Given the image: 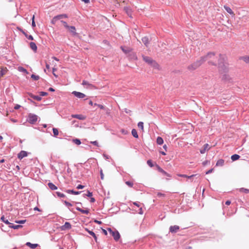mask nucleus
Masks as SVG:
<instances>
[{
  "instance_id": "nucleus-1",
  "label": "nucleus",
  "mask_w": 249,
  "mask_h": 249,
  "mask_svg": "<svg viewBox=\"0 0 249 249\" xmlns=\"http://www.w3.org/2000/svg\"><path fill=\"white\" fill-rule=\"evenodd\" d=\"M215 56V53L213 52H210L204 56L201 57L199 60H197L194 63L188 66V69L189 70H195L199 67L202 64H203L205 61H208L209 64H211L213 65H215V62H213L212 58H214Z\"/></svg>"
},
{
  "instance_id": "nucleus-2",
  "label": "nucleus",
  "mask_w": 249,
  "mask_h": 249,
  "mask_svg": "<svg viewBox=\"0 0 249 249\" xmlns=\"http://www.w3.org/2000/svg\"><path fill=\"white\" fill-rule=\"evenodd\" d=\"M218 65L220 72L223 73L226 72L227 67L225 64V56L221 54H219Z\"/></svg>"
},
{
  "instance_id": "nucleus-3",
  "label": "nucleus",
  "mask_w": 249,
  "mask_h": 249,
  "mask_svg": "<svg viewBox=\"0 0 249 249\" xmlns=\"http://www.w3.org/2000/svg\"><path fill=\"white\" fill-rule=\"evenodd\" d=\"M142 58L143 61H144L148 64L151 65L152 67L155 69H159V65L153 59L149 56H142Z\"/></svg>"
},
{
  "instance_id": "nucleus-4",
  "label": "nucleus",
  "mask_w": 249,
  "mask_h": 249,
  "mask_svg": "<svg viewBox=\"0 0 249 249\" xmlns=\"http://www.w3.org/2000/svg\"><path fill=\"white\" fill-rule=\"evenodd\" d=\"M107 230L110 234L113 236L114 240L116 241L119 240V239L120 238V234L117 230H115L114 231H113L111 229V228H108Z\"/></svg>"
},
{
  "instance_id": "nucleus-5",
  "label": "nucleus",
  "mask_w": 249,
  "mask_h": 249,
  "mask_svg": "<svg viewBox=\"0 0 249 249\" xmlns=\"http://www.w3.org/2000/svg\"><path fill=\"white\" fill-rule=\"evenodd\" d=\"M37 115L30 113L28 115L27 121L31 124H34L37 121Z\"/></svg>"
},
{
  "instance_id": "nucleus-6",
  "label": "nucleus",
  "mask_w": 249,
  "mask_h": 249,
  "mask_svg": "<svg viewBox=\"0 0 249 249\" xmlns=\"http://www.w3.org/2000/svg\"><path fill=\"white\" fill-rule=\"evenodd\" d=\"M82 85L85 88L89 89H92L95 88L94 86L92 84L89 83L88 81L83 80Z\"/></svg>"
},
{
  "instance_id": "nucleus-7",
  "label": "nucleus",
  "mask_w": 249,
  "mask_h": 249,
  "mask_svg": "<svg viewBox=\"0 0 249 249\" xmlns=\"http://www.w3.org/2000/svg\"><path fill=\"white\" fill-rule=\"evenodd\" d=\"M179 228V226L178 225L171 226L169 228V232L172 233H176L178 231Z\"/></svg>"
},
{
  "instance_id": "nucleus-8",
  "label": "nucleus",
  "mask_w": 249,
  "mask_h": 249,
  "mask_svg": "<svg viewBox=\"0 0 249 249\" xmlns=\"http://www.w3.org/2000/svg\"><path fill=\"white\" fill-rule=\"evenodd\" d=\"M156 168L159 172H160L163 175L166 176L168 178L171 177V175L165 172L164 170H163L159 165L158 164L156 165Z\"/></svg>"
},
{
  "instance_id": "nucleus-9",
  "label": "nucleus",
  "mask_w": 249,
  "mask_h": 249,
  "mask_svg": "<svg viewBox=\"0 0 249 249\" xmlns=\"http://www.w3.org/2000/svg\"><path fill=\"white\" fill-rule=\"evenodd\" d=\"M72 94L79 99L84 98L86 96V95L85 94L76 91H73L72 92Z\"/></svg>"
},
{
  "instance_id": "nucleus-10",
  "label": "nucleus",
  "mask_w": 249,
  "mask_h": 249,
  "mask_svg": "<svg viewBox=\"0 0 249 249\" xmlns=\"http://www.w3.org/2000/svg\"><path fill=\"white\" fill-rule=\"evenodd\" d=\"M71 225L70 223L66 222L64 225L62 226L60 228L62 231H65L71 229Z\"/></svg>"
},
{
  "instance_id": "nucleus-11",
  "label": "nucleus",
  "mask_w": 249,
  "mask_h": 249,
  "mask_svg": "<svg viewBox=\"0 0 249 249\" xmlns=\"http://www.w3.org/2000/svg\"><path fill=\"white\" fill-rule=\"evenodd\" d=\"M67 29L73 36H75L77 35V33L76 32V28L74 26H70Z\"/></svg>"
},
{
  "instance_id": "nucleus-12",
  "label": "nucleus",
  "mask_w": 249,
  "mask_h": 249,
  "mask_svg": "<svg viewBox=\"0 0 249 249\" xmlns=\"http://www.w3.org/2000/svg\"><path fill=\"white\" fill-rule=\"evenodd\" d=\"M28 153L25 151H21L18 155V157L19 159L21 160L23 158L27 157Z\"/></svg>"
},
{
  "instance_id": "nucleus-13",
  "label": "nucleus",
  "mask_w": 249,
  "mask_h": 249,
  "mask_svg": "<svg viewBox=\"0 0 249 249\" xmlns=\"http://www.w3.org/2000/svg\"><path fill=\"white\" fill-rule=\"evenodd\" d=\"M71 117L73 118H76L80 120H84L86 118L85 116L82 114H72Z\"/></svg>"
},
{
  "instance_id": "nucleus-14",
  "label": "nucleus",
  "mask_w": 249,
  "mask_h": 249,
  "mask_svg": "<svg viewBox=\"0 0 249 249\" xmlns=\"http://www.w3.org/2000/svg\"><path fill=\"white\" fill-rule=\"evenodd\" d=\"M124 10L125 11V13L127 14V15L131 18H132V9L129 7H124Z\"/></svg>"
},
{
  "instance_id": "nucleus-15",
  "label": "nucleus",
  "mask_w": 249,
  "mask_h": 249,
  "mask_svg": "<svg viewBox=\"0 0 249 249\" xmlns=\"http://www.w3.org/2000/svg\"><path fill=\"white\" fill-rule=\"evenodd\" d=\"M68 18V16L66 14L59 15L56 16H55L53 18V20H57L63 18Z\"/></svg>"
},
{
  "instance_id": "nucleus-16",
  "label": "nucleus",
  "mask_w": 249,
  "mask_h": 249,
  "mask_svg": "<svg viewBox=\"0 0 249 249\" xmlns=\"http://www.w3.org/2000/svg\"><path fill=\"white\" fill-rule=\"evenodd\" d=\"M29 95L31 98H32L36 101H40L42 99V98L40 96L35 95L33 94L32 93H30Z\"/></svg>"
},
{
  "instance_id": "nucleus-17",
  "label": "nucleus",
  "mask_w": 249,
  "mask_h": 249,
  "mask_svg": "<svg viewBox=\"0 0 249 249\" xmlns=\"http://www.w3.org/2000/svg\"><path fill=\"white\" fill-rule=\"evenodd\" d=\"M26 245L32 249H34L38 246L37 244H32L30 242H27Z\"/></svg>"
},
{
  "instance_id": "nucleus-18",
  "label": "nucleus",
  "mask_w": 249,
  "mask_h": 249,
  "mask_svg": "<svg viewBox=\"0 0 249 249\" xmlns=\"http://www.w3.org/2000/svg\"><path fill=\"white\" fill-rule=\"evenodd\" d=\"M76 209L78 211L82 213L88 214L89 213V211L88 209H86L85 210H83L78 207L76 208Z\"/></svg>"
},
{
  "instance_id": "nucleus-19",
  "label": "nucleus",
  "mask_w": 249,
  "mask_h": 249,
  "mask_svg": "<svg viewBox=\"0 0 249 249\" xmlns=\"http://www.w3.org/2000/svg\"><path fill=\"white\" fill-rule=\"evenodd\" d=\"M209 144L208 143L205 144L203 146V148L200 149V152L201 154H204L206 150L209 149Z\"/></svg>"
},
{
  "instance_id": "nucleus-20",
  "label": "nucleus",
  "mask_w": 249,
  "mask_h": 249,
  "mask_svg": "<svg viewBox=\"0 0 249 249\" xmlns=\"http://www.w3.org/2000/svg\"><path fill=\"white\" fill-rule=\"evenodd\" d=\"M65 192L68 194H71L75 195L80 194L81 192L80 191H74L73 190H66Z\"/></svg>"
},
{
  "instance_id": "nucleus-21",
  "label": "nucleus",
  "mask_w": 249,
  "mask_h": 249,
  "mask_svg": "<svg viewBox=\"0 0 249 249\" xmlns=\"http://www.w3.org/2000/svg\"><path fill=\"white\" fill-rule=\"evenodd\" d=\"M240 59L245 62L246 64H249V55L242 56Z\"/></svg>"
},
{
  "instance_id": "nucleus-22",
  "label": "nucleus",
  "mask_w": 249,
  "mask_h": 249,
  "mask_svg": "<svg viewBox=\"0 0 249 249\" xmlns=\"http://www.w3.org/2000/svg\"><path fill=\"white\" fill-rule=\"evenodd\" d=\"M142 40L143 44L147 47L148 44H149V38L147 36H144L142 38Z\"/></svg>"
},
{
  "instance_id": "nucleus-23",
  "label": "nucleus",
  "mask_w": 249,
  "mask_h": 249,
  "mask_svg": "<svg viewBox=\"0 0 249 249\" xmlns=\"http://www.w3.org/2000/svg\"><path fill=\"white\" fill-rule=\"evenodd\" d=\"M224 8L225 10L230 15H234V13L233 11H232L231 9L229 7V6H227L226 5L224 6Z\"/></svg>"
},
{
  "instance_id": "nucleus-24",
  "label": "nucleus",
  "mask_w": 249,
  "mask_h": 249,
  "mask_svg": "<svg viewBox=\"0 0 249 249\" xmlns=\"http://www.w3.org/2000/svg\"><path fill=\"white\" fill-rule=\"evenodd\" d=\"M9 227L10 228H12L13 229L16 230L18 229L21 227H22V226L20 225H13L12 223H11V224L9 225Z\"/></svg>"
},
{
  "instance_id": "nucleus-25",
  "label": "nucleus",
  "mask_w": 249,
  "mask_h": 249,
  "mask_svg": "<svg viewBox=\"0 0 249 249\" xmlns=\"http://www.w3.org/2000/svg\"><path fill=\"white\" fill-rule=\"evenodd\" d=\"M30 48L34 51L36 52L37 50V46L35 42H31L30 43Z\"/></svg>"
},
{
  "instance_id": "nucleus-26",
  "label": "nucleus",
  "mask_w": 249,
  "mask_h": 249,
  "mask_svg": "<svg viewBox=\"0 0 249 249\" xmlns=\"http://www.w3.org/2000/svg\"><path fill=\"white\" fill-rule=\"evenodd\" d=\"M48 186L52 190H55L57 189V187L52 182L48 183Z\"/></svg>"
},
{
  "instance_id": "nucleus-27",
  "label": "nucleus",
  "mask_w": 249,
  "mask_h": 249,
  "mask_svg": "<svg viewBox=\"0 0 249 249\" xmlns=\"http://www.w3.org/2000/svg\"><path fill=\"white\" fill-rule=\"evenodd\" d=\"M224 164V160L223 159L218 160L216 163L217 166H222Z\"/></svg>"
},
{
  "instance_id": "nucleus-28",
  "label": "nucleus",
  "mask_w": 249,
  "mask_h": 249,
  "mask_svg": "<svg viewBox=\"0 0 249 249\" xmlns=\"http://www.w3.org/2000/svg\"><path fill=\"white\" fill-rule=\"evenodd\" d=\"M196 175H191V176H187L186 175H185V174H179L178 175V176L180 177H183V178H186L188 179H191L192 178L196 176Z\"/></svg>"
},
{
  "instance_id": "nucleus-29",
  "label": "nucleus",
  "mask_w": 249,
  "mask_h": 249,
  "mask_svg": "<svg viewBox=\"0 0 249 249\" xmlns=\"http://www.w3.org/2000/svg\"><path fill=\"white\" fill-rule=\"evenodd\" d=\"M156 142L158 144L161 145L163 143V140L161 137H158Z\"/></svg>"
},
{
  "instance_id": "nucleus-30",
  "label": "nucleus",
  "mask_w": 249,
  "mask_h": 249,
  "mask_svg": "<svg viewBox=\"0 0 249 249\" xmlns=\"http://www.w3.org/2000/svg\"><path fill=\"white\" fill-rule=\"evenodd\" d=\"M89 233L93 237L95 241H96V242H97V236L96 235V234H95V233L94 232H93L92 231H89V230H87Z\"/></svg>"
},
{
  "instance_id": "nucleus-31",
  "label": "nucleus",
  "mask_w": 249,
  "mask_h": 249,
  "mask_svg": "<svg viewBox=\"0 0 249 249\" xmlns=\"http://www.w3.org/2000/svg\"><path fill=\"white\" fill-rule=\"evenodd\" d=\"M0 220L3 222L4 223H5L6 224L8 225L9 226L10 224H11V223L9 222V221L7 220V219H6L4 216V215H2L1 218H0Z\"/></svg>"
},
{
  "instance_id": "nucleus-32",
  "label": "nucleus",
  "mask_w": 249,
  "mask_h": 249,
  "mask_svg": "<svg viewBox=\"0 0 249 249\" xmlns=\"http://www.w3.org/2000/svg\"><path fill=\"white\" fill-rule=\"evenodd\" d=\"M22 33L25 35L27 38L29 40H33L34 39L33 36L32 35H27L24 31L21 30Z\"/></svg>"
},
{
  "instance_id": "nucleus-33",
  "label": "nucleus",
  "mask_w": 249,
  "mask_h": 249,
  "mask_svg": "<svg viewBox=\"0 0 249 249\" xmlns=\"http://www.w3.org/2000/svg\"><path fill=\"white\" fill-rule=\"evenodd\" d=\"M240 158V156L237 154H234L231 156V159L232 161H235Z\"/></svg>"
},
{
  "instance_id": "nucleus-34",
  "label": "nucleus",
  "mask_w": 249,
  "mask_h": 249,
  "mask_svg": "<svg viewBox=\"0 0 249 249\" xmlns=\"http://www.w3.org/2000/svg\"><path fill=\"white\" fill-rule=\"evenodd\" d=\"M131 133L132 136L135 138H138V135L137 134V130L135 129H133L131 131Z\"/></svg>"
},
{
  "instance_id": "nucleus-35",
  "label": "nucleus",
  "mask_w": 249,
  "mask_h": 249,
  "mask_svg": "<svg viewBox=\"0 0 249 249\" xmlns=\"http://www.w3.org/2000/svg\"><path fill=\"white\" fill-rule=\"evenodd\" d=\"M239 191L240 192H244L246 194L249 193V189H246L244 188H241L239 189Z\"/></svg>"
},
{
  "instance_id": "nucleus-36",
  "label": "nucleus",
  "mask_w": 249,
  "mask_h": 249,
  "mask_svg": "<svg viewBox=\"0 0 249 249\" xmlns=\"http://www.w3.org/2000/svg\"><path fill=\"white\" fill-rule=\"evenodd\" d=\"M53 136L56 137L58 135V130L56 128H53Z\"/></svg>"
},
{
  "instance_id": "nucleus-37",
  "label": "nucleus",
  "mask_w": 249,
  "mask_h": 249,
  "mask_svg": "<svg viewBox=\"0 0 249 249\" xmlns=\"http://www.w3.org/2000/svg\"><path fill=\"white\" fill-rule=\"evenodd\" d=\"M55 194L58 197H62V198L66 197V196L64 194H63L60 192H56L55 193Z\"/></svg>"
},
{
  "instance_id": "nucleus-38",
  "label": "nucleus",
  "mask_w": 249,
  "mask_h": 249,
  "mask_svg": "<svg viewBox=\"0 0 249 249\" xmlns=\"http://www.w3.org/2000/svg\"><path fill=\"white\" fill-rule=\"evenodd\" d=\"M72 142L75 144H76V145H80L81 143L80 140L78 139H73Z\"/></svg>"
},
{
  "instance_id": "nucleus-39",
  "label": "nucleus",
  "mask_w": 249,
  "mask_h": 249,
  "mask_svg": "<svg viewBox=\"0 0 249 249\" xmlns=\"http://www.w3.org/2000/svg\"><path fill=\"white\" fill-rule=\"evenodd\" d=\"M138 126L143 131V123L140 122L138 124Z\"/></svg>"
},
{
  "instance_id": "nucleus-40",
  "label": "nucleus",
  "mask_w": 249,
  "mask_h": 249,
  "mask_svg": "<svg viewBox=\"0 0 249 249\" xmlns=\"http://www.w3.org/2000/svg\"><path fill=\"white\" fill-rule=\"evenodd\" d=\"M31 77L34 80H38L39 79V76L38 75H36L34 74H32Z\"/></svg>"
},
{
  "instance_id": "nucleus-41",
  "label": "nucleus",
  "mask_w": 249,
  "mask_h": 249,
  "mask_svg": "<svg viewBox=\"0 0 249 249\" xmlns=\"http://www.w3.org/2000/svg\"><path fill=\"white\" fill-rule=\"evenodd\" d=\"M147 164L150 167H152L154 166V164L151 160H149L147 161Z\"/></svg>"
},
{
  "instance_id": "nucleus-42",
  "label": "nucleus",
  "mask_w": 249,
  "mask_h": 249,
  "mask_svg": "<svg viewBox=\"0 0 249 249\" xmlns=\"http://www.w3.org/2000/svg\"><path fill=\"white\" fill-rule=\"evenodd\" d=\"M125 184L129 187H132L133 186V183L130 181H127L125 182Z\"/></svg>"
},
{
  "instance_id": "nucleus-43",
  "label": "nucleus",
  "mask_w": 249,
  "mask_h": 249,
  "mask_svg": "<svg viewBox=\"0 0 249 249\" xmlns=\"http://www.w3.org/2000/svg\"><path fill=\"white\" fill-rule=\"evenodd\" d=\"M94 106H97L98 107H99L101 109H104L105 108V107L103 105H100V104H97L96 103H94Z\"/></svg>"
},
{
  "instance_id": "nucleus-44",
  "label": "nucleus",
  "mask_w": 249,
  "mask_h": 249,
  "mask_svg": "<svg viewBox=\"0 0 249 249\" xmlns=\"http://www.w3.org/2000/svg\"><path fill=\"white\" fill-rule=\"evenodd\" d=\"M35 16L33 15V17H32V26L33 27H35L36 26V23H35Z\"/></svg>"
},
{
  "instance_id": "nucleus-45",
  "label": "nucleus",
  "mask_w": 249,
  "mask_h": 249,
  "mask_svg": "<svg viewBox=\"0 0 249 249\" xmlns=\"http://www.w3.org/2000/svg\"><path fill=\"white\" fill-rule=\"evenodd\" d=\"M61 22L62 23V24H63L64 26L67 29L70 26L69 25H68V24H67V23L65 21H63V20H61Z\"/></svg>"
},
{
  "instance_id": "nucleus-46",
  "label": "nucleus",
  "mask_w": 249,
  "mask_h": 249,
  "mask_svg": "<svg viewBox=\"0 0 249 249\" xmlns=\"http://www.w3.org/2000/svg\"><path fill=\"white\" fill-rule=\"evenodd\" d=\"M26 222V220H16L15 222L18 224H24Z\"/></svg>"
},
{
  "instance_id": "nucleus-47",
  "label": "nucleus",
  "mask_w": 249,
  "mask_h": 249,
  "mask_svg": "<svg viewBox=\"0 0 249 249\" xmlns=\"http://www.w3.org/2000/svg\"><path fill=\"white\" fill-rule=\"evenodd\" d=\"M63 202H64V204H65V205L68 207L72 206V204L71 203H70L66 200L64 201Z\"/></svg>"
},
{
  "instance_id": "nucleus-48",
  "label": "nucleus",
  "mask_w": 249,
  "mask_h": 249,
  "mask_svg": "<svg viewBox=\"0 0 249 249\" xmlns=\"http://www.w3.org/2000/svg\"><path fill=\"white\" fill-rule=\"evenodd\" d=\"M40 96H46L48 95V93L46 92H44V91H41L40 92Z\"/></svg>"
},
{
  "instance_id": "nucleus-49",
  "label": "nucleus",
  "mask_w": 249,
  "mask_h": 249,
  "mask_svg": "<svg viewBox=\"0 0 249 249\" xmlns=\"http://www.w3.org/2000/svg\"><path fill=\"white\" fill-rule=\"evenodd\" d=\"M86 195L88 197H91L92 196V193L88 191L87 194Z\"/></svg>"
},
{
  "instance_id": "nucleus-50",
  "label": "nucleus",
  "mask_w": 249,
  "mask_h": 249,
  "mask_svg": "<svg viewBox=\"0 0 249 249\" xmlns=\"http://www.w3.org/2000/svg\"><path fill=\"white\" fill-rule=\"evenodd\" d=\"M157 196H158V197H163V196H165V194H162V193H160V192H158V193H157Z\"/></svg>"
},
{
  "instance_id": "nucleus-51",
  "label": "nucleus",
  "mask_w": 249,
  "mask_h": 249,
  "mask_svg": "<svg viewBox=\"0 0 249 249\" xmlns=\"http://www.w3.org/2000/svg\"><path fill=\"white\" fill-rule=\"evenodd\" d=\"M90 143H92V144L95 145V146H99L98 145V142L96 141H91V142H90Z\"/></svg>"
},
{
  "instance_id": "nucleus-52",
  "label": "nucleus",
  "mask_w": 249,
  "mask_h": 249,
  "mask_svg": "<svg viewBox=\"0 0 249 249\" xmlns=\"http://www.w3.org/2000/svg\"><path fill=\"white\" fill-rule=\"evenodd\" d=\"M100 174L101 179L102 180L104 179V174L103 173V170L102 169H101L100 171Z\"/></svg>"
},
{
  "instance_id": "nucleus-53",
  "label": "nucleus",
  "mask_w": 249,
  "mask_h": 249,
  "mask_svg": "<svg viewBox=\"0 0 249 249\" xmlns=\"http://www.w3.org/2000/svg\"><path fill=\"white\" fill-rule=\"evenodd\" d=\"M84 186H83L82 185H81V184H79V185H78L77 186V189H82L84 188Z\"/></svg>"
},
{
  "instance_id": "nucleus-54",
  "label": "nucleus",
  "mask_w": 249,
  "mask_h": 249,
  "mask_svg": "<svg viewBox=\"0 0 249 249\" xmlns=\"http://www.w3.org/2000/svg\"><path fill=\"white\" fill-rule=\"evenodd\" d=\"M122 50L125 53H128L129 51L124 49L123 47H121Z\"/></svg>"
},
{
  "instance_id": "nucleus-55",
  "label": "nucleus",
  "mask_w": 249,
  "mask_h": 249,
  "mask_svg": "<svg viewBox=\"0 0 249 249\" xmlns=\"http://www.w3.org/2000/svg\"><path fill=\"white\" fill-rule=\"evenodd\" d=\"M56 71V69L55 68H53V75L55 76V77H57V76L54 73V71Z\"/></svg>"
},
{
  "instance_id": "nucleus-56",
  "label": "nucleus",
  "mask_w": 249,
  "mask_h": 249,
  "mask_svg": "<svg viewBox=\"0 0 249 249\" xmlns=\"http://www.w3.org/2000/svg\"><path fill=\"white\" fill-rule=\"evenodd\" d=\"M21 106L20 105L17 104L14 107V109L16 110L18 109Z\"/></svg>"
},
{
  "instance_id": "nucleus-57",
  "label": "nucleus",
  "mask_w": 249,
  "mask_h": 249,
  "mask_svg": "<svg viewBox=\"0 0 249 249\" xmlns=\"http://www.w3.org/2000/svg\"><path fill=\"white\" fill-rule=\"evenodd\" d=\"M133 204L136 206H137L138 207H140V205H139V202H133Z\"/></svg>"
},
{
  "instance_id": "nucleus-58",
  "label": "nucleus",
  "mask_w": 249,
  "mask_h": 249,
  "mask_svg": "<svg viewBox=\"0 0 249 249\" xmlns=\"http://www.w3.org/2000/svg\"><path fill=\"white\" fill-rule=\"evenodd\" d=\"M213 169H211L206 172V174H209L212 172Z\"/></svg>"
},
{
  "instance_id": "nucleus-59",
  "label": "nucleus",
  "mask_w": 249,
  "mask_h": 249,
  "mask_svg": "<svg viewBox=\"0 0 249 249\" xmlns=\"http://www.w3.org/2000/svg\"><path fill=\"white\" fill-rule=\"evenodd\" d=\"M90 201L91 202H92V203H93V202H94L95 201V198H94V197H90Z\"/></svg>"
},
{
  "instance_id": "nucleus-60",
  "label": "nucleus",
  "mask_w": 249,
  "mask_h": 249,
  "mask_svg": "<svg viewBox=\"0 0 249 249\" xmlns=\"http://www.w3.org/2000/svg\"><path fill=\"white\" fill-rule=\"evenodd\" d=\"M34 210L35 211H41V210L37 207H35L34 208Z\"/></svg>"
},
{
  "instance_id": "nucleus-61",
  "label": "nucleus",
  "mask_w": 249,
  "mask_h": 249,
  "mask_svg": "<svg viewBox=\"0 0 249 249\" xmlns=\"http://www.w3.org/2000/svg\"><path fill=\"white\" fill-rule=\"evenodd\" d=\"M231 202L230 200H227L225 202V204L227 205H229L231 204Z\"/></svg>"
},
{
  "instance_id": "nucleus-62",
  "label": "nucleus",
  "mask_w": 249,
  "mask_h": 249,
  "mask_svg": "<svg viewBox=\"0 0 249 249\" xmlns=\"http://www.w3.org/2000/svg\"><path fill=\"white\" fill-rule=\"evenodd\" d=\"M121 131V132L123 134H126V131L124 129H122Z\"/></svg>"
},
{
  "instance_id": "nucleus-63",
  "label": "nucleus",
  "mask_w": 249,
  "mask_h": 249,
  "mask_svg": "<svg viewBox=\"0 0 249 249\" xmlns=\"http://www.w3.org/2000/svg\"><path fill=\"white\" fill-rule=\"evenodd\" d=\"M103 232L104 233L105 235H107V232L106 230L103 229Z\"/></svg>"
},
{
  "instance_id": "nucleus-64",
  "label": "nucleus",
  "mask_w": 249,
  "mask_h": 249,
  "mask_svg": "<svg viewBox=\"0 0 249 249\" xmlns=\"http://www.w3.org/2000/svg\"><path fill=\"white\" fill-rule=\"evenodd\" d=\"M48 90H49V91H52V92L54 91V89H53V88H49Z\"/></svg>"
}]
</instances>
